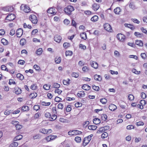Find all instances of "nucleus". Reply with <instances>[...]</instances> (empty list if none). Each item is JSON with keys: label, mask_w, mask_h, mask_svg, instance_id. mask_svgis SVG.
Listing matches in <instances>:
<instances>
[{"label": "nucleus", "mask_w": 147, "mask_h": 147, "mask_svg": "<svg viewBox=\"0 0 147 147\" xmlns=\"http://www.w3.org/2000/svg\"><path fill=\"white\" fill-rule=\"evenodd\" d=\"M65 13L67 14H70L71 12L74 11V8L71 5H68L64 9Z\"/></svg>", "instance_id": "obj_1"}, {"label": "nucleus", "mask_w": 147, "mask_h": 147, "mask_svg": "<svg viewBox=\"0 0 147 147\" xmlns=\"http://www.w3.org/2000/svg\"><path fill=\"white\" fill-rule=\"evenodd\" d=\"M92 136L91 135H90L84 138L82 144L83 146L85 147L89 143L92 139Z\"/></svg>", "instance_id": "obj_2"}, {"label": "nucleus", "mask_w": 147, "mask_h": 147, "mask_svg": "<svg viewBox=\"0 0 147 147\" xmlns=\"http://www.w3.org/2000/svg\"><path fill=\"white\" fill-rule=\"evenodd\" d=\"M20 9L22 11L26 13H28L30 11L29 7L26 5H22L20 6Z\"/></svg>", "instance_id": "obj_3"}, {"label": "nucleus", "mask_w": 147, "mask_h": 147, "mask_svg": "<svg viewBox=\"0 0 147 147\" xmlns=\"http://www.w3.org/2000/svg\"><path fill=\"white\" fill-rule=\"evenodd\" d=\"M82 132L79 131L77 130H73L70 131L68 132V134L69 135L74 136L81 134Z\"/></svg>", "instance_id": "obj_4"}, {"label": "nucleus", "mask_w": 147, "mask_h": 147, "mask_svg": "<svg viewBox=\"0 0 147 147\" xmlns=\"http://www.w3.org/2000/svg\"><path fill=\"white\" fill-rule=\"evenodd\" d=\"M29 19L34 24H36L37 22V19L36 16L34 15L30 16Z\"/></svg>", "instance_id": "obj_5"}, {"label": "nucleus", "mask_w": 147, "mask_h": 147, "mask_svg": "<svg viewBox=\"0 0 147 147\" xmlns=\"http://www.w3.org/2000/svg\"><path fill=\"white\" fill-rule=\"evenodd\" d=\"M117 39L121 42H123L125 41V36L122 34H118L117 36Z\"/></svg>", "instance_id": "obj_6"}, {"label": "nucleus", "mask_w": 147, "mask_h": 147, "mask_svg": "<svg viewBox=\"0 0 147 147\" xmlns=\"http://www.w3.org/2000/svg\"><path fill=\"white\" fill-rule=\"evenodd\" d=\"M16 18L15 15L13 14H10L8 15L6 17L5 20H8L9 21H11L14 20Z\"/></svg>", "instance_id": "obj_7"}, {"label": "nucleus", "mask_w": 147, "mask_h": 147, "mask_svg": "<svg viewBox=\"0 0 147 147\" xmlns=\"http://www.w3.org/2000/svg\"><path fill=\"white\" fill-rule=\"evenodd\" d=\"M104 29L107 31L111 32L112 30L111 26L107 23H106L104 25Z\"/></svg>", "instance_id": "obj_8"}, {"label": "nucleus", "mask_w": 147, "mask_h": 147, "mask_svg": "<svg viewBox=\"0 0 147 147\" xmlns=\"http://www.w3.org/2000/svg\"><path fill=\"white\" fill-rule=\"evenodd\" d=\"M23 30L21 28H19L16 31V34L18 37H20L23 34Z\"/></svg>", "instance_id": "obj_9"}, {"label": "nucleus", "mask_w": 147, "mask_h": 147, "mask_svg": "<svg viewBox=\"0 0 147 147\" xmlns=\"http://www.w3.org/2000/svg\"><path fill=\"white\" fill-rule=\"evenodd\" d=\"M54 39L56 42L59 43L61 40V37L60 35L57 34L55 35Z\"/></svg>", "instance_id": "obj_10"}, {"label": "nucleus", "mask_w": 147, "mask_h": 147, "mask_svg": "<svg viewBox=\"0 0 147 147\" xmlns=\"http://www.w3.org/2000/svg\"><path fill=\"white\" fill-rule=\"evenodd\" d=\"M14 92L17 94H20L22 92L21 89L18 87H16L14 88Z\"/></svg>", "instance_id": "obj_11"}, {"label": "nucleus", "mask_w": 147, "mask_h": 147, "mask_svg": "<svg viewBox=\"0 0 147 147\" xmlns=\"http://www.w3.org/2000/svg\"><path fill=\"white\" fill-rule=\"evenodd\" d=\"M100 7L99 5L96 3H94L92 5V8L94 11L97 10Z\"/></svg>", "instance_id": "obj_12"}, {"label": "nucleus", "mask_w": 147, "mask_h": 147, "mask_svg": "<svg viewBox=\"0 0 147 147\" xmlns=\"http://www.w3.org/2000/svg\"><path fill=\"white\" fill-rule=\"evenodd\" d=\"M109 108L111 111H114L117 109V107L115 105L113 104H111L109 105Z\"/></svg>", "instance_id": "obj_13"}, {"label": "nucleus", "mask_w": 147, "mask_h": 147, "mask_svg": "<svg viewBox=\"0 0 147 147\" xmlns=\"http://www.w3.org/2000/svg\"><path fill=\"white\" fill-rule=\"evenodd\" d=\"M47 12L48 13L51 14H55L56 13L55 10V9H53V8L52 7L48 9Z\"/></svg>", "instance_id": "obj_14"}, {"label": "nucleus", "mask_w": 147, "mask_h": 147, "mask_svg": "<svg viewBox=\"0 0 147 147\" xmlns=\"http://www.w3.org/2000/svg\"><path fill=\"white\" fill-rule=\"evenodd\" d=\"M91 66L95 69H97L98 67V64L95 61H92L90 63Z\"/></svg>", "instance_id": "obj_15"}, {"label": "nucleus", "mask_w": 147, "mask_h": 147, "mask_svg": "<svg viewBox=\"0 0 147 147\" xmlns=\"http://www.w3.org/2000/svg\"><path fill=\"white\" fill-rule=\"evenodd\" d=\"M95 80L99 81H100L102 80V78L100 75L96 74L94 76Z\"/></svg>", "instance_id": "obj_16"}, {"label": "nucleus", "mask_w": 147, "mask_h": 147, "mask_svg": "<svg viewBox=\"0 0 147 147\" xmlns=\"http://www.w3.org/2000/svg\"><path fill=\"white\" fill-rule=\"evenodd\" d=\"M85 94L84 91H80L78 93L77 95L78 97H82L84 96Z\"/></svg>", "instance_id": "obj_17"}, {"label": "nucleus", "mask_w": 147, "mask_h": 147, "mask_svg": "<svg viewBox=\"0 0 147 147\" xmlns=\"http://www.w3.org/2000/svg\"><path fill=\"white\" fill-rule=\"evenodd\" d=\"M82 88L85 90H88L90 89V86L88 85L85 84L82 86Z\"/></svg>", "instance_id": "obj_18"}, {"label": "nucleus", "mask_w": 147, "mask_h": 147, "mask_svg": "<svg viewBox=\"0 0 147 147\" xmlns=\"http://www.w3.org/2000/svg\"><path fill=\"white\" fill-rule=\"evenodd\" d=\"M23 137L21 135H19L16 136L13 139L14 141H16L17 140H20Z\"/></svg>", "instance_id": "obj_19"}, {"label": "nucleus", "mask_w": 147, "mask_h": 147, "mask_svg": "<svg viewBox=\"0 0 147 147\" xmlns=\"http://www.w3.org/2000/svg\"><path fill=\"white\" fill-rule=\"evenodd\" d=\"M61 58L60 57L57 56L55 59V62L56 63L59 64L61 62Z\"/></svg>", "instance_id": "obj_20"}, {"label": "nucleus", "mask_w": 147, "mask_h": 147, "mask_svg": "<svg viewBox=\"0 0 147 147\" xmlns=\"http://www.w3.org/2000/svg\"><path fill=\"white\" fill-rule=\"evenodd\" d=\"M134 35L138 37L141 38L143 36V34L138 32H135L134 33Z\"/></svg>", "instance_id": "obj_21"}, {"label": "nucleus", "mask_w": 147, "mask_h": 147, "mask_svg": "<svg viewBox=\"0 0 147 147\" xmlns=\"http://www.w3.org/2000/svg\"><path fill=\"white\" fill-rule=\"evenodd\" d=\"M70 80L68 79L67 80H63V83L65 85H68L70 83Z\"/></svg>", "instance_id": "obj_22"}, {"label": "nucleus", "mask_w": 147, "mask_h": 147, "mask_svg": "<svg viewBox=\"0 0 147 147\" xmlns=\"http://www.w3.org/2000/svg\"><path fill=\"white\" fill-rule=\"evenodd\" d=\"M93 123L96 125L98 124L100 122V120L97 118H96L93 119Z\"/></svg>", "instance_id": "obj_23"}, {"label": "nucleus", "mask_w": 147, "mask_h": 147, "mask_svg": "<svg viewBox=\"0 0 147 147\" xmlns=\"http://www.w3.org/2000/svg\"><path fill=\"white\" fill-rule=\"evenodd\" d=\"M81 38L84 40H86L87 38L86 34L85 32H82L80 35Z\"/></svg>", "instance_id": "obj_24"}, {"label": "nucleus", "mask_w": 147, "mask_h": 147, "mask_svg": "<svg viewBox=\"0 0 147 147\" xmlns=\"http://www.w3.org/2000/svg\"><path fill=\"white\" fill-rule=\"evenodd\" d=\"M121 11V9L119 7H117L114 9V12L117 14H119V12Z\"/></svg>", "instance_id": "obj_25"}, {"label": "nucleus", "mask_w": 147, "mask_h": 147, "mask_svg": "<svg viewBox=\"0 0 147 147\" xmlns=\"http://www.w3.org/2000/svg\"><path fill=\"white\" fill-rule=\"evenodd\" d=\"M16 76L18 78L22 80H23L24 78L23 76L20 73L17 74L16 75Z\"/></svg>", "instance_id": "obj_26"}, {"label": "nucleus", "mask_w": 147, "mask_h": 147, "mask_svg": "<svg viewBox=\"0 0 147 147\" xmlns=\"http://www.w3.org/2000/svg\"><path fill=\"white\" fill-rule=\"evenodd\" d=\"M97 127L96 126L93 125H89L88 127V128L90 130H94L96 129Z\"/></svg>", "instance_id": "obj_27"}, {"label": "nucleus", "mask_w": 147, "mask_h": 147, "mask_svg": "<svg viewBox=\"0 0 147 147\" xmlns=\"http://www.w3.org/2000/svg\"><path fill=\"white\" fill-rule=\"evenodd\" d=\"M129 7L133 9H135L137 8V7L133 3H130L129 5Z\"/></svg>", "instance_id": "obj_28"}, {"label": "nucleus", "mask_w": 147, "mask_h": 147, "mask_svg": "<svg viewBox=\"0 0 147 147\" xmlns=\"http://www.w3.org/2000/svg\"><path fill=\"white\" fill-rule=\"evenodd\" d=\"M39 131L40 132L44 134H47L48 133L47 129H46L44 128L40 129L39 130Z\"/></svg>", "instance_id": "obj_29"}, {"label": "nucleus", "mask_w": 147, "mask_h": 147, "mask_svg": "<svg viewBox=\"0 0 147 147\" xmlns=\"http://www.w3.org/2000/svg\"><path fill=\"white\" fill-rule=\"evenodd\" d=\"M136 44L139 46H142L143 45V44L142 41L140 40H137L136 41Z\"/></svg>", "instance_id": "obj_30"}, {"label": "nucleus", "mask_w": 147, "mask_h": 147, "mask_svg": "<svg viewBox=\"0 0 147 147\" xmlns=\"http://www.w3.org/2000/svg\"><path fill=\"white\" fill-rule=\"evenodd\" d=\"M98 17L97 16H94L91 18V20L92 22H96L98 20Z\"/></svg>", "instance_id": "obj_31"}, {"label": "nucleus", "mask_w": 147, "mask_h": 147, "mask_svg": "<svg viewBox=\"0 0 147 147\" xmlns=\"http://www.w3.org/2000/svg\"><path fill=\"white\" fill-rule=\"evenodd\" d=\"M12 111L13 110H8L7 109L4 112V114L5 115H9L10 113H12Z\"/></svg>", "instance_id": "obj_32"}, {"label": "nucleus", "mask_w": 147, "mask_h": 147, "mask_svg": "<svg viewBox=\"0 0 147 147\" xmlns=\"http://www.w3.org/2000/svg\"><path fill=\"white\" fill-rule=\"evenodd\" d=\"M37 94L36 93L34 92L30 94V97L31 98H35L37 96Z\"/></svg>", "instance_id": "obj_33"}, {"label": "nucleus", "mask_w": 147, "mask_h": 147, "mask_svg": "<svg viewBox=\"0 0 147 147\" xmlns=\"http://www.w3.org/2000/svg\"><path fill=\"white\" fill-rule=\"evenodd\" d=\"M26 40L24 38L22 39L20 41V44L22 46H23L26 43Z\"/></svg>", "instance_id": "obj_34"}, {"label": "nucleus", "mask_w": 147, "mask_h": 147, "mask_svg": "<svg viewBox=\"0 0 147 147\" xmlns=\"http://www.w3.org/2000/svg\"><path fill=\"white\" fill-rule=\"evenodd\" d=\"M42 48H40L38 49L36 51V53L38 55H40L42 52Z\"/></svg>", "instance_id": "obj_35"}, {"label": "nucleus", "mask_w": 147, "mask_h": 147, "mask_svg": "<svg viewBox=\"0 0 147 147\" xmlns=\"http://www.w3.org/2000/svg\"><path fill=\"white\" fill-rule=\"evenodd\" d=\"M75 140L78 143H80L81 141V138L79 136H76L75 138Z\"/></svg>", "instance_id": "obj_36"}, {"label": "nucleus", "mask_w": 147, "mask_h": 147, "mask_svg": "<svg viewBox=\"0 0 147 147\" xmlns=\"http://www.w3.org/2000/svg\"><path fill=\"white\" fill-rule=\"evenodd\" d=\"M29 110V107L28 106H25L22 108V110L23 111H28Z\"/></svg>", "instance_id": "obj_37"}, {"label": "nucleus", "mask_w": 147, "mask_h": 147, "mask_svg": "<svg viewBox=\"0 0 147 147\" xmlns=\"http://www.w3.org/2000/svg\"><path fill=\"white\" fill-rule=\"evenodd\" d=\"M1 42L4 45H6L7 44L8 42L7 40L5 39L4 38H3L1 39Z\"/></svg>", "instance_id": "obj_38"}, {"label": "nucleus", "mask_w": 147, "mask_h": 147, "mask_svg": "<svg viewBox=\"0 0 147 147\" xmlns=\"http://www.w3.org/2000/svg\"><path fill=\"white\" fill-rule=\"evenodd\" d=\"M50 86L51 85H49L45 84L44 85L43 88L45 90H48L50 89Z\"/></svg>", "instance_id": "obj_39"}, {"label": "nucleus", "mask_w": 147, "mask_h": 147, "mask_svg": "<svg viewBox=\"0 0 147 147\" xmlns=\"http://www.w3.org/2000/svg\"><path fill=\"white\" fill-rule=\"evenodd\" d=\"M72 52L70 51H66L65 52V55L67 56H71L72 55Z\"/></svg>", "instance_id": "obj_40"}, {"label": "nucleus", "mask_w": 147, "mask_h": 147, "mask_svg": "<svg viewBox=\"0 0 147 147\" xmlns=\"http://www.w3.org/2000/svg\"><path fill=\"white\" fill-rule=\"evenodd\" d=\"M60 85L59 84L56 83H54L53 86L54 88H58L60 87Z\"/></svg>", "instance_id": "obj_41"}, {"label": "nucleus", "mask_w": 147, "mask_h": 147, "mask_svg": "<svg viewBox=\"0 0 147 147\" xmlns=\"http://www.w3.org/2000/svg\"><path fill=\"white\" fill-rule=\"evenodd\" d=\"M100 101L102 104H105L107 102V100L105 98H102L100 100Z\"/></svg>", "instance_id": "obj_42"}, {"label": "nucleus", "mask_w": 147, "mask_h": 147, "mask_svg": "<svg viewBox=\"0 0 147 147\" xmlns=\"http://www.w3.org/2000/svg\"><path fill=\"white\" fill-rule=\"evenodd\" d=\"M18 145V143L16 142H13L11 144V147H17Z\"/></svg>", "instance_id": "obj_43"}, {"label": "nucleus", "mask_w": 147, "mask_h": 147, "mask_svg": "<svg viewBox=\"0 0 147 147\" xmlns=\"http://www.w3.org/2000/svg\"><path fill=\"white\" fill-rule=\"evenodd\" d=\"M108 136V134L106 132H104L101 135V137L103 139L107 138Z\"/></svg>", "instance_id": "obj_44"}, {"label": "nucleus", "mask_w": 147, "mask_h": 147, "mask_svg": "<svg viewBox=\"0 0 147 147\" xmlns=\"http://www.w3.org/2000/svg\"><path fill=\"white\" fill-rule=\"evenodd\" d=\"M92 87L94 90L96 91H98L99 89V87L98 86H96L94 85H92Z\"/></svg>", "instance_id": "obj_45"}, {"label": "nucleus", "mask_w": 147, "mask_h": 147, "mask_svg": "<svg viewBox=\"0 0 147 147\" xmlns=\"http://www.w3.org/2000/svg\"><path fill=\"white\" fill-rule=\"evenodd\" d=\"M104 131H105V130L104 129V128L103 127H102L99 128V130L97 131V133L100 134Z\"/></svg>", "instance_id": "obj_46"}, {"label": "nucleus", "mask_w": 147, "mask_h": 147, "mask_svg": "<svg viewBox=\"0 0 147 147\" xmlns=\"http://www.w3.org/2000/svg\"><path fill=\"white\" fill-rule=\"evenodd\" d=\"M23 27L25 28H27L29 29H31L32 28V26L31 25L29 24L27 25L26 23L24 24Z\"/></svg>", "instance_id": "obj_47"}, {"label": "nucleus", "mask_w": 147, "mask_h": 147, "mask_svg": "<svg viewBox=\"0 0 147 147\" xmlns=\"http://www.w3.org/2000/svg\"><path fill=\"white\" fill-rule=\"evenodd\" d=\"M30 88L33 90H36L37 88V86L35 84L32 85L30 86Z\"/></svg>", "instance_id": "obj_48"}, {"label": "nucleus", "mask_w": 147, "mask_h": 147, "mask_svg": "<svg viewBox=\"0 0 147 147\" xmlns=\"http://www.w3.org/2000/svg\"><path fill=\"white\" fill-rule=\"evenodd\" d=\"M16 83L12 79H10L9 82V84L11 85L12 84H16Z\"/></svg>", "instance_id": "obj_49"}, {"label": "nucleus", "mask_w": 147, "mask_h": 147, "mask_svg": "<svg viewBox=\"0 0 147 147\" xmlns=\"http://www.w3.org/2000/svg\"><path fill=\"white\" fill-rule=\"evenodd\" d=\"M134 127L133 125H129L127 127V129L128 130H131L132 129H134Z\"/></svg>", "instance_id": "obj_50"}, {"label": "nucleus", "mask_w": 147, "mask_h": 147, "mask_svg": "<svg viewBox=\"0 0 147 147\" xmlns=\"http://www.w3.org/2000/svg\"><path fill=\"white\" fill-rule=\"evenodd\" d=\"M12 8V7L8 6L4 7L3 8V10L6 11H10V10H9L8 8Z\"/></svg>", "instance_id": "obj_51"}, {"label": "nucleus", "mask_w": 147, "mask_h": 147, "mask_svg": "<svg viewBox=\"0 0 147 147\" xmlns=\"http://www.w3.org/2000/svg\"><path fill=\"white\" fill-rule=\"evenodd\" d=\"M72 76L75 78H78L79 76V74L78 73L75 72H73L71 74Z\"/></svg>", "instance_id": "obj_52"}, {"label": "nucleus", "mask_w": 147, "mask_h": 147, "mask_svg": "<svg viewBox=\"0 0 147 147\" xmlns=\"http://www.w3.org/2000/svg\"><path fill=\"white\" fill-rule=\"evenodd\" d=\"M33 108L34 110L37 111L39 109L40 107L38 105H35L33 107Z\"/></svg>", "instance_id": "obj_53"}, {"label": "nucleus", "mask_w": 147, "mask_h": 147, "mask_svg": "<svg viewBox=\"0 0 147 147\" xmlns=\"http://www.w3.org/2000/svg\"><path fill=\"white\" fill-rule=\"evenodd\" d=\"M128 98L130 100H134V97L133 95L129 94L128 95Z\"/></svg>", "instance_id": "obj_54"}, {"label": "nucleus", "mask_w": 147, "mask_h": 147, "mask_svg": "<svg viewBox=\"0 0 147 147\" xmlns=\"http://www.w3.org/2000/svg\"><path fill=\"white\" fill-rule=\"evenodd\" d=\"M1 68L3 70H5L7 71H8V69L7 68L6 66H5V65H2L1 66Z\"/></svg>", "instance_id": "obj_55"}, {"label": "nucleus", "mask_w": 147, "mask_h": 147, "mask_svg": "<svg viewBox=\"0 0 147 147\" xmlns=\"http://www.w3.org/2000/svg\"><path fill=\"white\" fill-rule=\"evenodd\" d=\"M79 47L84 50L86 49V47L85 45L82 44H80Z\"/></svg>", "instance_id": "obj_56"}, {"label": "nucleus", "mask_w": 147, "mask_h": 147, "mask_svg": "<svg viewBox=\"0 0 147 147\" xmlns=\"http://www.w3.org/2000/svg\"><path fill=\"white\" fill-rule=\"evenodd\" d=\"M51 103L50 102H42V105L43 106H48L50 105Z\"/></svg>", "instance_id": "obj_57"}, {"label": "nucleus", "mask_w": 147, "mask_h": 147, "mask_svg": "<svg viewBox=\"0 0 147 147\" xmlns=\"http://www.w3.org/2000/svg\"><path fill=\"white\" fill-rule=\"evenodd\" d=\"M75 106L76 107H80L82 106V104L80 102H77L75 103Z\"/></svg>", "instance_id": "obj_58"}, {"label": "nucleus", "mask_w": 147, "mask_h": 147, "mask_svg": "<svg viewBox=\"0 0 147 147\" xmlns=\"http://www.w3.org/2000/svg\"><path fill=\"white\" fill-rule=\"evenodd\" d=\"M102 118V120L106 121V120L107 118V115L105 114H102V115L101 116Z\"/></svg>", "instance_id": "obj_59"}, {"label": "nucleus", "mask_w": 147, "mask_h": 147, "mask_svg": "<svg viewBox=\"0 0 147 147\" xmlns=\"http://www.w3.org/2000/svg\"><path fill=\"white\" fill-rule=\"evenodd\" d=\"M63 22L65 24L68 25L70 21L69 20L65 19L64 20Z\"/></svg>", "instance_id": "obj_60"}, {"label": "nucleus", "mask_w": 147, "mask_h": 147, "mask_svg": "<svg viewBox=\"0 0 147 147\" xmlns=\"http://www.w3.org/2000/svg\"><path fill=\"white\" fill-rule=\"evenodd\" d=\"M69 45L70 44L67 42H65L63 44V46L65 48H67L69 46Z\"/></svg>", "instance_id": "obj_61"}, {"label": "nucleus", "mask_w": 147, "mask_h": 147, "mask_svg": "<svg viewBox=\"0 0 147 147\" xmlns=\"http://www.w3.org/2000/svg\"><path fill=\"white\" fill-rule=\"evenodd\" d=\"M38 32V30L37 29H36L33 30L32 32L31 35H34Z\"/></svg>", "instance_id": "obj_62"}, {"label": "nucleus", "mask_w": 147, "mask_h": 147, "mask_svg": "<svg viewBox=\"0 0 147 147\" xmlns=\"http://www.w3.org/2000/svg\"><path fill=\"white\" fill-rule=\"evenodd\" d=\"M62 99L61 98L58 96L56 97L55 99V101L56 102H60V101Z\"/></svg>", "instance_id": "obj_63"}, {"label": "nucleus", "mask_w": 147, "mask_h": 147, "mask_svg": "<svg viewBox=\"0 0 147 147\" xmlns=\"http://www.w3.org/2000/svg\"><path fill=\"white\" fill-rule=\"evenodd\" d=\"M45 116L47 118H50L51 117V114L49 112H47L45 113Z\"/></svg>", "instance_id": "obj_64"}]
</instances>
